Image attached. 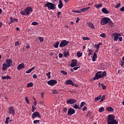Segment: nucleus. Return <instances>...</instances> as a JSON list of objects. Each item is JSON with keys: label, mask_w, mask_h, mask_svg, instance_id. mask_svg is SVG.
Segmentation results:
<instances>
[{"label": "nucleus", "mask_w": 124, "mask_h": 124, "mask_svg": "<svg viewBox=\"0 0 124 124\" xmlns=\"http://www.w3.org/2000/svg\"><path fill=\"white\" fill-rule=\"evenodd\" d=\"M13 63V61L10 59H8L6 60L5 62L2 64V70L3 71H5L8 67H10Z\"/></svg>", "instance_id": "nucleus-1"}, {"label": "nucleus", "mask_w": 124, "mask_h": 124, "mask_svg": "<svg viewBox=\"0 0 124 124\" xmlns=\"http://www.w3.org/2000/svg\"><path fill=\"white\" fill-rule=\"evenodd\" d=\"M119 122L115 120V116L114 115H108V117L107 124H118Z\"/></svg>", "instance_id": "nucleus-2"}, {"label": "nucleus", "mask_w": 124, "mask_h": 124, "mask_svg": "<svg viewBox=\"0 0 124 124\" xmlns=\"http://www.w3.org/2000/svg\"><path fill=\"white\" fill-rule=\"evenodd\" d=\"M31 12H32V8L29 6L26 8L24 11H21L20 14L23 16H26V15H30V13H31Z\"/></svg>", "instance_id": "nucleus-3"}, {"label": "nucleus", "mask_w": 124, "mask_h": 124, "mask_svg": "<svg viewBox=\"0 0 124 124\" xmlns=\"http://www.w3.org/2000/svg\"><path fill=\"white\" fill-rule=\"evenodd\" d=\"M45 7H47L48 10H55L56 8V6L55 4L47 2L45 4Z\"/></svg>", "instance_id": "nucleus-4"}, {"label": "nucleus", "mask_w": 124, "mask_h": 124, "mask_svg": "<svg viewBox=\"0 0 124 124\" xmlns=\"http://www.w3.org/2000/svg\"><path fill=\"white\" fill-rule=\"evenodd\" d=\"M104 76H106V72L105 71L98 72L95 76V79H99L102 78Z\"/></svg>", "instance_id": "nucleus-5"}, {"label": "nucleus", "mask_w": 124, "mask_h": 124, "mask_svg": "<svg viewBox=\"0 0 124 124\" xmlns=\"http://www.w3.org/2000/svg\"><path fill=\"white\" fill-rule=\"evenodd\" d=\"M108 23H111V20L110 19V18L108 17H104L103 18H102L100 24L101 25H107Z\"/></svg>", "instance_id": "nucleus-6"}, {"label": "nucleus", "mask_w": 124, "mask_h": 124, "mask_svg": "<svg viewBox=\"0 0 124 124\" xmlns=\"http://www.w3.org/2000/svg\"><path fill=\"white\" fill-rule=\"evenodd\" d=\"M68 43H69V42L65 40H62L59 45V46L61 48H63V47H65V46H66L68 44Z\"/></svg>", "instance_id": "nucleus-7"}, {"label": "nucleus", "mask_w": 124, "mask_h": 124, "mask_svg": "<svg viewBox=\"0 0 124 124\" xmlns=\"http://www.w3.org/2000/svg\"><path fill=\"white\" fill-rule=\"evenodd\" d=\"M37 117L38 118H41V115H40V114H39V112H35L31 115V118L33 120L35 119Z\"/></svg>", "instance_id": "nucleus-8"}, {"label": "nucleus", "mask_w": 124, "mask_h": 124, "mask_svg": "<svg viewBox=\"0 0 124 124\" xmlns=\"http://www.w3.org/2000/svg\"><path fill=\"white\" fill-rule=\"evenodd\" d=\"M76 102H77V101L73 98L68 99L66 101L67 104H74V103H76Z\"/></svg>", "instance_id": "nucleus-9"}, {"label": "nucleus", "mask_w": 124, "mask_h": 124, "mask_svg": "<svg viewBox=\"0 0 124 124\" xmlns=\"http://www.w3.org/2000/svg\"><path fill=\"white\" fill-rule=\"evenodd\" d=\"M57 83H58V81L55 79H52L47 81L48 85H50V86H55Z\"/></svg>", "instance_id": "nucleus-10"}, {"label": "nucleus", "mask_w": 124, "mask_h": 124, "mask_svg": "<svg viewBox=\"0 0 124 124\" xmlns=\"http://www.w3.org/2000/svg\"><path fill=\"white\" fill-rule=\"evenodd\" d=\"M122 34L120 33H114L112 34V36H114V40L117 41L119 39V36H121Z\"/></svg>", "instance_id": "nucleus-11"}, {"label": "nucleus", "mask_w": 124, "mask_h": 124, "mask_svg": "<svg viewBox=\"0 0 124 124\" xmlns=\"http://www.w3.org/2000/svg\"><path fill=\"white\" fill-rule=\"evenodd\" d=\"M75 113V109L70 108L68 110V115H73V114Z\"/></svg>", "instance_id": "nucleus-12"}, {"label": "nucleus", "mask_w": 124, "mask_h": 124, "mask_svg": "<svg viewBox=\"0 0 124 124\" xmlns=\"http://www.w3.org/2000/svg\"><path fill=\"white\" fill-rule=\"evenodd\" d=\"M9 113L12 115L15 114V110H14V108L13 107H11L9 108Z\"/></svg>", "instance_id": "nucleus-13"}, {"label": "nucleus", "mask_w": 124, "mask_h": 124, "mask_svg": "<svg viewBox=\"0 0 124 124\" xmlns=\"http://www.w3.org/2000/svg\"><path fill=\"white\" fill-rule=\"evenodd\" d=\"M76 65H77V60H72L70 65L71 67H74V66H76Z\"/></svg>", "instance_id": "nucleus-14"}, {"label": "nucleus", "mask_w": 124, "mask_h": 124, "mask_svg": "<svg viewBox=\"0 0 124 124\" xmlns=\"http://www.w3.org/2000/svg\"><path fill=\"white\" fill-rule=\"evenodd\" d=\"M65 84L66 85H71L72 86L74 85V83H73V82H72V80H71V79H68L67 80H66L65 81Z\"/></svg>", "instance_id": "nucleus-15"}, {"label": "nucleus", "mask_w": 124, "mask_h": 124, "mask_svg": "<svg viewBox=\"0 0 124 124\" xmlns=\"http://www.w3.org/2000/svg\"><path fill=\"white\" fill-rule=\"evenodd\" d=\"M24 68H25V64H24L23 63H22L19 64L17 67V69H18V70H21V69Z\"/></svg>", "instance_id": "nucleus-16"}, {"label": "nucleus", "mask_w": 124, "mask_h": 124, "mask_svg": "<svg viewBox=\"0 0 124 124\" xmlns=\"http://www.w3.org/2000/svg\"><path fill=\"white\" fill-rule=\"evenodd\" d=\"M107 111H108V112H114V108L111 107H108L106 108Z\"/></svg>", "instance_id": "nucleus-17"}, {"label": "nucleus", "mask_w": 124, "mask_h": 124, "mask_svg": "<svg viewBox=\"0 0 124 124\" xmlns=\"http://www.w3.org/2000/svg\"><path fill=\"white\" fill-rule=\"evenodd\" d=\"M102 6H103V4H102V3H100V4L95 5V7L97 9H98V8H101V7H102Z\"/></svg>", "instance_id": "nucleus-18"}, {"label": "nucleus", "mask_w": 124, "mask_h": 124, "mask_svg": "<svg viewBox=\"0 0 124 124\" xmlns=\"http://www.w3.org/2000/svg\"><path fill=\"white\" fill-rule=\"evenodd\" d=\"M62 6H63V5L62 4V0H59V4H58V7L60 9H62Z\"/></svg>", "instance_id": "nucleus-19"}, {"label": "nucleus", "mask_w": 124, "mask_h": 124, "mask_svg": "<svg viewBox=\"0 0 124 124\" xmlns=\"http://www.w3.org/2000/svg\"><path fill=\"white\" fill-rule=\"evenodd\" d=\"M90 9V7H87L85 8H83L80 9V12H85V11H88Z\"/></svg>", "instance_id": "nucleus-20"}, {"label": "nucleus", "mask_w": 124, "mask_h": 124, "mask_svg": "<svg viewBox=\"0 0 124 124\" xmlns=\"http://www.w3.org/2000/svg\"><path fill=\"white\" fill-rule=\"evenodd\" d=\"M96 58H97V55L94 53L92 58V62H95V61H96Z\"/></svg>", "instance_id": "nucleus-21"}, {"label": "nucleus", "mask_w": 124, "mask_h": 124, "mask_svg": "<svg viewBox=\"0 0 124 124\" xmlns=\"http://www.w3.org/2000/svg\"><path fill=\"white\" fill-rule=\"evenodd\" d=\"M102 12L105 13V14H108V13H109V11H108V10L105 8L102 9Z\"/></svg>", "instance_id": "nucleus-22"}, {"label": "nucleus", "mask_w": 124, "mask_h": 124, "mask_svg": "<svg viewBox=\"0 0 124 124\" xmlns=\"http://www.w3.org/2000/svg\"><path fill=\"white\" fill-rule=\"evenodd\" d=\"M34 66H33V67H32L31 69H29L28 71H27L26 72V73H27V74H29V73H31V72L32 71V70H34Z\"/></svg>", "instance_id": "nucleus-23"}, {"label": "nucleus", "mask_w": 124, "mask_h": 124, "mask_svg": "<svg viewBox=\"0 0 124 124\" xmlns=\"http://www.w3.org/2000/svg\"><path fill=\"white\" fill-rule=\"evenodd\" d=\"M72 106L73 108H75V109H79V110L81 109V108H79V106L77 105V104L73 105Z\"/></svg>", "instance_id": "nucleus-24"}, {"label": "nucleus", "mask_w": 124, "mask_h": 124, "mask_svg": "<svg viewBox=\"0 0 124 124\" xmlns=\"http://www.w3.org/2000/svg\"><path fill=\"white\" fill-rule=\"evenodd\" d=\"M100 99H101V95H100L98 97L95 98L94 101L96 102V101H98Z\"/></svg>", "instance_id": "nucleus-25"}, {"label": "nucleus", "mask_w": 124, "mask_h": 124, "mask_svg": "<svg viewBox=\"0 0 124 124\" xmlns=\"http://www.w3.org/2000/svg\"><path fill=\"white\" fill-rule=\"evenodd\" d=\"M77 56L78 58H81V57H82V56H83V53L78 52L77 53Z\"/></svg>", "instance_id": "nucleus-26"}, {"label": "nucleus", "mask_w": 124, "mask_h": 124, "mask_svg": "<svg viewBox=\"0 0 124 124\" xmlns=\"http://www.w3.org/2000/svg\"><path fill=\"white\" fill-rule=\"evenodd\" d=\"M33 86V83L32 82H30L28 83L27 85V88H31V87H32Z\"/></svg>", "instance_id": "nucleus-27"}, {"label": "nucleus", "mask_w": 124, "mask_h": 124, "mask_svg": "<svg viewBox=\"0 0 124 124\" xmlns=\"http://www.w3.org/2000/svg\"><path fill=\"white\" fill-rule=\"evenodd\" d=\"M100 45H102V43H99L97 45H96V49L97 50H99Z\"/></svg>", "instance_id": "nucleus-28"}, {"label": "nucleus", "mask_w": 124, "mask_h": 124, "mask_svg": "<svg viewBox=\"0 0 124 124\" xmlns=\"http://www.w3.org/2000/svg\"><path fill=\"white\" fill-rule=\"evenodd\" d=\"M60 45V42H57L54 45V47L55 48H58L59 47V45Z\"/></svg>", "instance_id": "nucleus-29"}, {"label": "nucleus", "mask_w": 124, "mask_h": 124, "mask_svg": "<svg viewBox=\"0 0 124 124\" xmlns=\"http://www.w3.org/2000/svg\"><path fill=\"white\" fill-rule=\"evenodd\" d=\"M98 111H99V112H100V113H102V112H103V111H104V108H103V107L100 108H99Z\"/></svg>", "instance_id": "nucleus-30"}, {"label": "nucleus", "mask_w": 124, "mask_h": 124, "mask_svg": "<svg viewBox=\"0 0 124 124\" xmlns=\"http://www.w3.org/2000/svg\"><path fill=\"white\" fill-rule=\"evenodd\" d=\"M93 55V50L90 49L88 50V56H91Z\"/></svg>", "instance_id": "nucleus-31"}, {"label": "nucleus", "mask_w": 124, "mask_h": 124, "mask_svg": "<svg viewBox=\"0 0 124 124\" xmlns=\"http://www.w3.org/2000/svg\"><path fill=\"white\" fill-rule=\"evenodd\" d=\"M89 26L90 27V28H91V29H93V30L94 29V26L93 25V24L90 23L89 24Z\"/></svg>", "instance_id": "nucleus-32"}, {"label": "nucleus", "mask_w": 124, "mask_h": 124, "mask_svg": "<svg viewBox=\"0 0 124 124\" xmlns=\"http://www.w3.org/2000/svg\"><path fill=\"white\" fill-rule=\"evenodd\" d=\"M64 57H67L69 55V53L68 52H64L63 53Z\"/></svg>", "instance_id": "nucleus-33"}, {"label": "nucleus", "mask_w": 124, "mask_h": 124, "mask_svg": "<svg viewBox=\"0 0 124 124\" xmlns=\"http://www.w3.org/2000/svg\"><path fill=\"white\" fill-rule=\"evenodd\" d=\"M61 73H62V74H63V75H67V72L63 70L61 71Z\"/></svg>", "instance_id": "nucleus-34"}, {"label": "nucleus", "mask_w": 124, "mask_h": 124, "mask_svg": "<svg viewBox=\"0 0 124 124\" xmlns=\"http://www.w3.org/2000/svg\"><path fill=\"white\" fill-rule=\"evenodd\" d=\"M46 75L47 76L48 78H51V72H50L46 73Z\"/></svg>", "instance_id": "nucleus-35"}, {"label": "nucleus", "mask_w": 124, "mask_h": 124, "mask_svg": "<svg viewBox=\"0 0 124 124\" xmlns=\"http://www.w3.org/2000/svg\"><path fill=\"white\" fill-rule=\"evenodd\" d=\"M100 36L101 37H103V38H105V37H106V34H105V33H103L100 34Z\"/></svg>", "instance_id": "nucleus-36"}, {"label": "nucleus", "mask_w": 124, "mask_h": 124, "mask_svg": "<svg viewBox=\"0 0 124 124\" xmlns=\"http://www.w3.org/2000/svg\"><path fill=\"white\" fill-rule=\"evenodd\" d=\"M52 94H58V91H57V90H54L52 91Z\"/></svg>", "instance_id": "nucleus-37"}, {"label": "nucleus", "mask_w": 124, "mask_h": 124, "mask_svg": "<svg viewBox=\"0 0 124 124\" xmlns=\"http://www.w3.org/2000/svg\"><path fill=\"white\" fill-rule=\"evenodd\" d=\"M25 100L28 104H30V101L29 100V98H28V97H25Z\"/></svg>", "instance_id": "nucleus-38"}, {"label": "nucleus", "mask_w": 124, "mask_h": 124, "mask_svg": "<svg viewBox=\"0 0 124 124\" xmlns=\"http://www.w3.org/2000/svg\"><path fill=\"white\" fill-rule=\"evenodd\" d=\"M101 100H100V102H102L103 100H104V99L105 98V95H103L102 97L101 98Z\"/></svg>", "instance_id": "nucleus-39"}, {"label": "nucleus", "mask_w": 124, "mask_h": 124, "mask_svg": "<svg viewBox=\"0 0 124 124\" xmlns=\"http://www.w3.org/2000/svg\"><path fill=\"white\" fill-rule=\"evenodd\" d=\"M101 87L103 90H106V86L103 84V83L101 84Z\"/></svg>", "instance_id": "nucleus-40"}, {"label": "nucleus", "mask_w": 124, "mask_h": 124, "mask_svg": "<svg viewBox=\"0 0 124 124\" xmlns=\"http://www.w3.org/2000/svg\"><path fill=\"white\" fill-rule=\"evenodd\" d=\"M36 109V108L34 107V106H32V112H34Z\"/></svg>", "instance_id": "nucleus-41"}, {"label": "nucleus", "mask_w": 124, "mask_h": 124, "mask_svg": "<svg viewBox=\"0 0 124 124\" xmlns=\"http://www.w3.org/2000/svg\"><path fill=\"white\" fill-rule=\"evenodd\" d=\"M39 40L40 41V42H43V41H44V39L40 37H39Z\"/></svg>", "instance_id": "nucleus-42"}, {"label": "nucleus", "mask_w": 124, "mask_h": 124, "mask_svg": "<svg viewBox=\"0 0 124 124\" xmlns=\"http://www.w3.org/2000/svg\"><path fill=\"white\" fill-rule=\"evenodd\" d=\"M72 12H74V13H81V11L73 10Z\"/></svg>", "instance_id": "nucleus-43"}, {"label": "nucleus", "mask_w": 124, "mask_h": 124, "mask_svg": "<svg viewBox=\"0 0 124 124\" xmlns=\"http://www.w3.org/2000/svg\"><path fill=\"white\" fill-rule=\"evenodd\" d=\"M31 25L32 26H36V25H38V23L37 22H33L32 23H31Z\"/></svg>", "instance_id": "nucleus-44"}, {"label": "nucleus", "mask_w": 124, "mask_h": 124, "mask_svg": "<svg viewBox=\"0 0 124 124\" xmlns=\"http://www.w3.org/2000/svg\"><path fill=\"white\" fill-rule=\"evenodd\" d=\"M85 104H86V102H82L80 104V107H83Z\"/></svg>", "instance_id": "nucleus-45"}, {"label": "nucleus", "mask_w": 124, "mask_h": 124, "mask_svg": "<svg viewBox=\"0 0 124 124\" xmlns=\"http://www.w3.org/2000/svg\"><path fill=\"white\" fill-rule=\"evenodd\" d=\"M82 39L83 40H90V38L87 37H83Z\"/></svg>", "instance_id": "nucleus-46"}, {"label": "nucleus", "mask_w": 124, "mask_h": 124, "mask_svg": "<svg viewBox=\"0 0 124 124\" xmlns=\"http://www.w3.org/2000/svg\"><path fill=\"white\" fill-rule=\"evenodd\" d=\"M10 20L11 23H13L14 22V18L12 17H10Z\"/></svg>", "instance_id": "nucleus-47"}, {"label": "nucleus", "mask_w": 124, "mask_h": 124, "mask_svg": "<svg viewBox=\"0 0 124 124\" xmlns=\"http://www.w3.org/2000/svg\"><path fill=\"white\" fill-rule=\"evenodd\" d=\"M121 6V3H118L115 6V8H119Z\"/></svg>", "instance_id": "nucleus-48"}, {"label": "nucleus", "mask_w": 124, "mask_h": 124, "mask_svg": "<svg viewBox=\"0 0 124 124\" xmlns=\"http://www.w3.org/2000/svg\"><path fill=\"white\" fill-rule=\"evenodd\" d=\"M8 120H9V117L6 118V121H5V124H8V123H9V122L8 121Z\"/></svg>", "instance_id": "nucleus-49"}, {"label": "nucleus", "mask_w": 124, "mask_h": 124, "mask_svg": "<svg viewBox=\"0 0 124 124\" xmlns=\"http://www.w3.org/2000/svg\"><path fill=\"white\" fill-rule=\"evenodd\" d=\"M41 95L42 98H44V96L45 95V93H41Z\"/></svg>", "instance_id": "nucleus-50"}, {"label": "nucleus", "mask_w": 124, "mask_h": 124, "mask_svg": "<svg viewBox=\"0 0 124 124\" xmlns=\"http://www.w3.org/2000/svg\"><path fill=\"white\" fill-rule=\"evenodd\" d=\"M120 11H122V12H124V6L121 7L120 9Z\"/></svg>", "instance_id": "nucleus-51"}, {"label": "nucleus", "mask_w": 124, "mask_h": 124, "mask_svg": "<svg viewBox=\"0 0 124 124\" xmlns=\"http://www.w3.org/2000/svg\"><path fill=\"white\" fill-rule=\"evenodd\" d=\"M20 43L18 41H17L15 43V46H19Z\"/></svg>", "instance_id": "nucleus-52"}, {"label": "nucleus", "mask_w": 124, "mask_h": 124, "mask_svg": "<svg viewBox=\"0 0 124 124\" xmlns=\"http://www.w3.org/2000/svg\"><path fill=\"white\" fill-rule=\"evenodd\" d=\"M40 121V120H34V121H33V123H34V124H38V123H39Z\"/></svg>", "instance_id": "nucleus-53"}, {"label": "nucleus", "mask_w": 124, "mask_h": 124, "mask_svg": "<svg viewBox=\"0 0 124 124\" xmlns=\"http://www.w3.org/2000/svg\"><path fill=\"white\" fill-rule=\"evenodd\" d=\"M31 46H30V44L29 43L27 44V46H26V49H30V47Z\"/></svg>", "instance_id": "nucleus-54"}, {"label": "nucleus", "mask_w": 124, "mask_h": 124, "mask_svg": "<svg viewBox=\"0 0 124 124\" xmlns=\"http://www.w3.org/2000/svg\"><path fill=\"white\" fill-rule=\"evenodd\" d=\"M121 65L122 67H124V62H123V61L121 62Z\"/></svg>", "instance_id": "nucleus-55"}, {"label": "nucleus", "mask_w": 124, "mask_h": 124, "mask_svg": "<svg viewBox=\"0 0 124 124\" xmlns=\"http://www.w3.org/2000/svg\"><path fill=\"white\" fill-rule=\"evenodd\" d=\"M87 109V108L86 106H84L83 108H82V111H86V109Z\"/></svg>", "instance_id": "nucleus-56"}, {"label": "nucleus", "mask_w": 124, "mask_h": 124, "mask_svg": "<svg viewBox=\"0 0 124 124\" xmlns=\"http://www.w3.org/2000/svg\"><path fill=\"white\" fill-rule=\"evenodd\" d=\"M33 78H34V79H36V78H37V76L36 75V74H34L33 75Z\"/></svg>", "instance_id": "nucleus-57"}, {"label": "nucleus", "mask_w": 124, "mask_h": 124, "mask_svg": "<svg viewBox=\"0 0 124 124\" xmlns=\"http://www.w3.org/2000/svg\"><path fill=\"white\" fill-rule=\"evenodd\" d=\"M78 68H80V67H75L73 68L74 70H77Z\"/></svg>", "instance_id": "nucleus-58"}, {"label": "nucleus", "mask_w": 124, "mask_h": 124, "mask_svg": "<svg viewBox=\"0 0 124 124\" xmlns=\"http://www.w3.org/2000/svg\"><path fill=\"white\" fill-rule=\"evenodd\" d=\"M62 56H63V55H62V53H59V58H62Z\"/></svg>", "instance_id": "nucleus-59"}, {"label": "nucleus", "mask_w": 124, "mask_h": 124, "mask_svg": "<svg viewBox=\"0 0 124 124\" xmlns=\"http://www.w3.org/2000/svg\"><path fill=\"white\" fill-rule=\"evenodd\" d=\"M63 112H65V113H66V112H67V108H63Z\"/></svg>", "instance_id": "nucleus-60"}, {"label": "nucleus", "mask_w": 124, "mask_h": 124, "mask_svg": "<svg viewBox=\"0 0 124 124\" xmlns=\"http://www.w3.org/2000/svg\"><path fill=\"white\" fill-rule=\"evenodd\" d=\"M1 78L3 80H5V79H6V76H2Z\"/></svg>", "instance_id": "nucleus-61"}, {"label": "nucleus", "mask_w": 124, "mask_h": 124, "mask_svg": "<svg viewBox=\"0 0 124 124\" xmlns=\"http://www.w3.org/2000/svg\"><path fill=\"white\" fill-rule=\"evenodd\" d=\"M119 41H123V37H120L118 38Z\"/></svg>", "instance_id": "nucleus-62"}, {"label": "nucleus", "mask_w": 124, "mask_h": 124, "mask_svg": "<svg viewBox=\"0 0 124 124\" xmlns=\"http://www.w3.org/2000/svg\"><path fill=\"white\" fill-rule=\"evenodd\" d=\"M6 79H11V77L9 76H6Z\"/></svg>", "instance_id": "nucleus-63"}, {"label": "nucleus", "mask_w": 124, "mask_h": 124, "mask_svg": "<svg viewBox=\"0 0 124 124\" xmlns=\"http://www.w3.org/2000/svg\"><path fill=\"white\" fill-rule=\"evenodd\" d=\"M36 104H37V101H35L33 103V105H35V106H36Z\"/></svg>", "instance_id": "nucleus-64"}]
</instances>
